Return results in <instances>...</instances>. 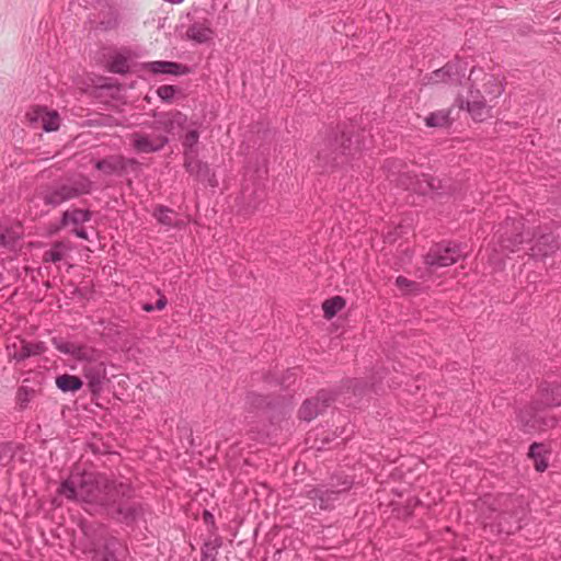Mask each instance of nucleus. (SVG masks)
Masks as SVG:
<instances>
[{"label": "nucleus", "instance_id": "f257e3e1", "mask_svg": "<svg viewBox=\"0 0 561 561\" xmlns=\"http://www.w3.org/2000/svg\"><path fill=\"white\" fill-rule=\"evenodd\" d=\"M58 494L69 501L84 503L113 519L131 525L142 514L140 503L131 500V486L98 472L72 471L58 489Z\"/></svg>", "mask_w": 561, "mask_h": 561}, {"label": "nucleus", "instance_id": "f03ea898", "mask_svg": "<svg viewBox=\"0 0 561 561\" xmlns=\"http://www.w3.org/2000/svg\"><path fill=\"white\" fill-rule=\"evenodd\" d=\"M93 182L83 174H77L50 184L41 186L34 199H41L45 205L58 207L62 203L90 194L93 191Z\"/></svg>", "mask_w": 561, "mask_h": 561}, {"label": "nucleus", "instance_id": "7ed1b4c3", "mask_svg": "<svg viewBox=\"0 0 561 561\" xmlns=\"http://www.w3.org/2000/svg\"><path fill=\"white\" fill-rule=\"evenodd\" d=\"M467 255V245L456 242H442L435 244L425 256V264L430 267H446Z\"/></svg>", "mask_w": 561, "mask_h": 561}, {"label": "nucleus", "instance_id": "20e7f679", "mask_svg": "<svg viewBox=\"0 0 561 561\" xmlns=\"http://www.w3.org/2000/svg\"><path fill=\"white\" fill-rule=\"evenodd\" d=\"M518 423L526 433L543 431L554 425V417L547 415L546 410L536 402L519 411Z\"/></svg>", "mask_w": 561, "mask_h": 561}, {"label": "nucleus", "instance_id": "39448f33", "mask_svg": "<svg viewBox=\"0 0 561 561\" xmlns=\"http://www.w3.org/2000/svg\"><path fill=\"white\" fill-rule=\"evenodd\" d=\"M91 358H80L83 363L82 373L88 380L90 391L95 394L101 392L106 380V367L101 358V353L93 348Z\"/></svg>", "mask_w": 561, "mask_h": 561}, {"label": "nucleus", "instance_id": "423d86ee", "mask_svg": "<svg viewBox=\"0 0 561 561\" xmlns=\"http://www.w3.org/2000/svg\"><path fill=\"white\" fill-rule=\"evenodd\" d=\"M25 117L31 127L42 129L46 133L56 131L60 127V115L55 110H49L46 106L31 107Z\"/></svg>", "mask_w": 561, "mask_h": 561}, {"label": "nucleus", "instance_id": "0eeeda50", "mask_svg": "<svg viewBox=\"0 0 561 561\" xmlns=\"http://www.w3.org/2000/svg\"><path fill=\"white\" fill-rule=\"evenodd\" d=\"M204 2H207V0L194 1L193 11L191 13L193 24L186 32L187 36L197 43L207 42L210 37V28L206 18L207 11L203 8Z\"/></svg>", "mask_w": 561, "mask_h": 561}, {"label": "nucleus", "instance_id": "6e6552de", "mask_svg": "<svg viewBox=\"0 0 561 561\" xmlns=\"http://www.w3.org/2000/svg\"><path fill=\"white\" fill-rule=\"evenodd\" d=\"M524 224L515 218L508 217L504 226L497 231L500 233L501 245L510 252H515L525 239L522 234Z\"/></svg>", "mask_w": 561, "mask_h": 561}, {"label": "nucleus", "instance_id": "1a4fd4ad", "mask_svg": "<svg viewBox=\"0 0 561 561\" xmlns=\"http://www.w3.org/2000/svg\"><path fill=\"white\" fill-rule=\"evenodd\" d=\"M130 141L136 152L152 153L162 150L169 142V139L167 136L162 135L150 136L148 134L137 131L130 135Z\"/></svg>", "mask_w": 561, "mask_h": 561}, {"label": "nucleus", "instance_id": "9d476101", "mask_svg": "<svg viewBox=\"0 0 561 561\" xmlns=\"http://www.w3.org/2000/svg\"><path fill=\"white\" fill-rule=\"evenodd\" d=\"M332 401L333 397L330 392L324 390L318 392L316 398L308 399L302 403L299 409L300 419L310 422L319 414L323 413Z\"/></svg>", "mask_w": 561, "mask_h": 561}, {"label": "nucleus", "instance_id": "9b49d317", "mask_svg": "<svg viewBox=\"0 0 561 561\" xmlns=\"http://www.w3.org/2000/svg\"><path fill=\"white\" fill-rule=\"evenodd\" d=\"M345 486L340 490H329L325 488H312L307 491V497L313 501L314 506H319L320 510H330L334 506V503L340 499L342 492L348 489V484L344 483Z\"/></svg>", "mask_w": 561, "mask_h": 561}, {"label": "nucleus", "instance_id": "f8f14e48", "mask_svg": "<svg viewBox=\"0 0 561 561\" xmlns=\"http://www.w3.org/2000/svg\"><path fill=\"white\" fill-rule=\"evenodd\" d=\"M153 126L167 134L174 135L183 129L186 116L181 112H169L154 115Z\"/></svg>", "mask_w": 561, "mask_h": 561}, {"label": "nucleus", "instance_id": "ddd939ff", "mask_svg": "<svg viewBox=\"0 0 561 561\" xmlns=\"http://www.w3.org/2000/svg\"><path fill=\"white\" fill-rule=\"evenodd\" d=\"M407 180L409 183H403L405 188L422 195L436 192L440 187L439 181L427 174H422L421 176L414 178L407 176Z\"/></svg>", "mask_w": 561, "mask_h": 561}, {"label": "nucleus", "instance_id": "4468645a", "mask_svg": "<svg viewBox=\"0 0 561 561\" xmlns=\"http://www.w3.org/2000/svg\"><path fill=\"white\" fill-rule=\"evenodd\" d=\"M145 69L153 75H172L183 76L188 73L190 69L187 66L165 60L150 61L145 65Z\"/></svg>", "mask_w": 561, "mask_h": 561}, {"label": "nucleus", "instance_id": "2eb2a0df", "mask_svg": "<svg viewBox=\"0 0 561 561\" xmlns=\"http://www.w3.org/2000/svg\"><path fill=\"white\" fill-rule=\"evenodd\" d=\"M53 344L60 353L71 355L77 360L80 358H90L89 355L91 356L93 354L92 347L78 345L64 339L54 337Z\"/></svg>", "mask_w": 561, "mask_h": 561}, {"label": "nucleus", "instance_id": "dca6fc26", "mask_svg": "<svg viewBox=\"0 0 561 561\" xmlns=\"http://www.w3.org/2000/svg\"><path fill=\"white\" fill-rule=\"evenodd\" d=\"M92 218V213L88 209L81 208H71L67 209L62 213L60 218V224L56 228V230L62 229L67 226H75V228L90 221Z\"/></svg>", "mask_w": 561, "mask_h": 561}, {"label": "nucleus", "instance_id": "f3484780", "mask_svg": "<svg viewBox=\"0 0 561 561\" xmlns=\"http://www.w3.org/2000/svg\"><path fill=\"white\" fill-rule=\"evenodd\" d=\"M127 163H135V160H127L121 156H112L96 161L95 168L107 175H112L122 173L126 169Z\"/></svg>", "mask_w": 561, "mask_h": 561}, {"label": "nucleus", "instance_id": "a211bd4d", "mask_svg": "<svg viewBox=\"0 0 561 561\" xmlns=\"http://www.w3.org/2000/svg\"><path fill=\"white\" fill-rule=\"evenodd\" d=\"M558 249V242L552 233L542 234L530 248L533 256H547Z\"/></svg>", "mask_w": 561, "mask_h": 561}, {"label": "nucleus", "instance_id": "6ab92c4d", "mask_svg": "<svg viewBox=\"0 0 561 561\" xmlns=\"http://www.w3.org/2000/svg\"><path fill=\"white\" fill-rule=\"evenodd\" d=\"M470 99L467 101V111L476 121H484L489 117L490 108L485 105V102L480 98L479 91H477V95L473 92H470Z\"/></svg>", "mask_w": 561, "mask_h": 561}, {"label": "nucleus", "instance_id": "aec40b11", "mask_svg": "<svg viewBox=\"0 0 561 561\" xmlns=\"http://www.w3.org/2000/svg\"><path fill=\"white\" fill-rule=\"evenodd\" d=\"M71 250L70 245L64 241L55 242L51 248L44 252L43 261L45 263H57L64 260Z\"/></svg>", "mask_w": 561, "mask_h": 561}, {"label": "nucleus", "instance_id": "412c9836", "mask_svg": "<svg viewBox=\"0 0 561 561\" xmlns=\"http://www.w3.org/2000/svg\"><path fill=\"white\" fill-rule=\"evenodd\" d=\"M459 81V73L454 65L447 64L443 68L434 71L431 76L432 83H454Z\"/></svg>", "mask_w": 561, "mask_h": 561}, {"label": "nucleus", "instance_id": "4be33fe9", "mask_svg": "<svg viewBox=\"0 0 561 561\" xmlns=\"http://www.w3.org/2000/svg\"><path fill=\"white\" fill-rule=\"evenodd\" d=\"M541 407H559L561 405V388L559 386H550L543 388L540 394Z\"/></svg>", "mask_w": 561, "mask_h": 561}, {"label": "nucleus", "instance_id": "5701e85b", "mask_svg": "<svg viewBox=\"0 0 561 561\" xmlns=\"http://www.w3.org/2000/svg\"><path fill=\"white\" fill-rule=\"evenodd\" d=\"M82 380L73 375L64 374L56 378V386L62 392H76L81 389Z\"/></svg>", "mask_w": 561, "mask_h": 561}, {"label": "nucleus", "instance_id": "b1692460", "mask_svg": "<svg viewBox=\"0 0 561 561\" xmlns=\"http://www.w3.org/2000/svg\"><path fill=\"white\" fill-rule=\"evenodd\" d=\"M45 351L43 343H25L23 342L21 348L14 354L18 360H24L31 356L42 354Z\"/></svg>", "mask_w": 561, "mask_h": 561}, {"label": "nucleus", "instance_id": "393cba45", "mask_svg": "<svg viewBox=\"0 0 561 561\" xmlns=\"http://www.w3.org/2000/svg\"><path fill=\"white\" fill-rule=\"evenodd\" d=\"M344 305H345V301L340 296H335L333 298L327 299L322 305L324 317L327 319H332L340 310H342Z\"/></svg>", "mask_w": 561, "mask_h": 561}, {"label": "nucleus", "instance_id": "a878e982", "mask_svg": "<svg viewBox=\"0 0 561 561\" xmlns=\"http://www.w3.org/2000/svg\"><path fill=\"white\" fill-rule=\"evenodd\" d=\"M153 217L161 225L172 227L174 226V211L164 206H158L153 211Z\"/></svg>", "mask_w": 561, "mask_h": 561}, {"label": "nucleus", "instance_id": "bb28decb", "mask_svg": "<svg viewBox=\"0 0 561 561\" xmlns=\"http://www.w3.org/2000/svg\"><path fill=\"white\" fill-rule=\"evenodd\" d=\"M199 133L196 129L188 130L183 139V147L185 148L186 156L196 152V146L198 144Z\"/></svg>", "mask_w": 561, "mask_h": 561}, {"label": "nucleus", "instance_id": "cd10ccee", "mask_svg": "<svg viewBox=\"0 0 561 561\" xmlns=\"http://www.w3.org/2000/svg\"><path fill=\"white\" fill-rule=\"evenodd\" d=\"M426 125L430 127H440L448 123V113L444 111H439L436 113L430 114L425 118Z\"/></svg>", "mask_w": 561, "mask_h": 561}, {"label": "nucleus", "instance_id": "c85d7f7f", "mask_svg": "<svg viewBox=\"0 0 561 561\" xmlns=\"http://www.w3.org/2000/svg\"><path fill=\"white\" fill-rule=\"evenodd\" d=\"M396 285H397V287L403 294L414 293L417 289V287H419L417 283H415L413 280H410V279H408L407 277H403V276H398L397 277Z\"/></svg>", "mask_w": 561, "mask_h": 561}, {"label": "nucleus", "instance_id": "c756f323", "mask_svg": "<svg viewBox=\"0 0 561 561\" xmlns=\"http://www.w3.org/2000/svg\"><path fill=\"white\" fill-rule=\"evenodd\" d=\"M179 89L174 85H161L157 90L158 96L164 102H172Z\"/></svg>", "mask_w": 561, "mask_h": 561}, {"label": "nucleus", "instance_id": "7c9ffc66", "mask_svg": "<svg viewBox=\"0 0 561 561\" xmlns=\"http://www.w3.org/2000/svg\"><path fill=\"white\" fill-rule=\"evenodd\" d=\"M14 457V448L10 443L0 445V466H4Z\"/></svg>", "mask_w": 561, "mask_h": 561}, {"label": "nucleus", "instance_id": "2f4dec72", "mask_svg": "<svg viewBox=\"0 0 561 561\" xmlns=\"http://www.w3.org/2000/svg\"><path fill=\"white\" fill-rule=\"evenodd\" d=\"M32 390L26 387L19 388L16 392V401L21 409L26 408L27 403L31 400Z\"/></svg>", "mask_w": 561, "mask_h": 561}, {"label": "nucleus", "instance_id": "473e14b6", "mask_svg": "<svg viewBox=\"0 0 561 561\" xmlns=\"http://www.w3.org/2000/svg\"><path fill=\"white\" fill-rule=\"evenodd\" d=\"M111 71L115 73H124L128 70V65L125 58H115L110 66Z\"/></svg>", "mask_w": 561, "mask_h": 561}, {"label": "nucleus", "instance_id": "72a5a7b5", "mask_svg": "<svg viewBox=\"0 0 561 561\" xmlns=\"http://www.w3.org/2000/svg\"><path fill=\"white\" fill-rule=\"evenodd\" d=\"M543 453H545V446L542 444L534 443L529 447L528 456L533 460H536V458H542L543 457Z\"/></svg>", "mask_w": 561, "mask_h": 561}, {"label": "nucleus", "instance_id": "f704fd0d", "mask_svg": "<svg viewBox=\"0 0 561 561\" xmlns=\"http://www.w3.org/2000/svg\"><path fill=\"white\" fill-rule=\"evenodd\" d=\"M351 142V139L346 138V135L343 133L341 136L340 145L334 150L344 154L346 150L350 149Z\"/></svg>", "mask_w": 561, "mask_h": 561}, {"label": "nucleus", "instance_id": "c9c22d12", "mask_svg": "<svg viewBox=\"0 0 561 561\" xmlns=\"http://www.w3.org/2000/svg\"><path fill=\"white\" fill-rule=\"evenodd\" d=\"M534 465H535L536 470L539 471V472L545 471L547 469V467H548V462L545 459V457L536 458V460H534Z\"/></svg>", "mask_w": 561, "mask_h": 561}, {"label": "nucleus", "instance_id": "e433bc0d", "mask_svg": "<svg viewBox=\"0 0 561 561\" xmlns=\"http://www.w3.org/2000/svg\"><path fill=\"white\" fill-rule=\"evenodd\" d=\"M72 233L80 239H83V240L89 239L87 230L82 227L73 228Z\"/></svg>", "mask_w": 561, "mask_h": 561}, {"label": "nucleus", "instance_id": "4c0bfd02", "mask_svg": "<svg viewBox=\"0 0 561 561\" xmlns=\"http://www.w3.org/2000/svg\"><path fill=\"white\" fill-rule=\"evenodd\" d=\"M167 305V298L161 296L157 302L153 305L156 307V310H162Z\"/></svg>", "mask_w": 561, "mask_h": 561}, {"label": "nucleus", "instance_id": "58836bf2", "mask_svg": "<svg viewBox=\"0 0 561 561\" xmlns=\"http://www.w3.org/2000/svg\"><path fill=\"white\" fill-rule=\"evenodd\" d=\"M208 549H209V546L207 542H205L204 547L202 549V560L201 561H210L208 558Z\"/></svg>", "mask_w": 561, "mask_h": 561}, {"label": "nucleus", "instance_id": "ea45409f", "mask_svg": "<svg viewBox=\"0 0 561 561\" xmlns=\"http://www.w3.org/2000/svg\"><path fill=\"white\" fill-rule=\"evenodd\" d=\"M530 30H531L530 25H529V24H525V25L519 26V27L517 28V33H518L519 35H523V36H524V35H527V34L530 32Z\"/></svg>", "mask_w": 561, "mask_h": 561}, {"label": "nucleus", "instance_id": "a19ab883", "mask_svg": "<svg viewBox=\"0 0 561 561\" xmlns=\"http://www.w3.org/2000/svg\"><path fill=\"white\" fill-rule=\"evenodd\" d=\"M502 92H503V87H502V84H500V83H496V82H495V83H494V90L492 91V93H493L494 98L500 96V95L502 94Z\"/></svg>", "mask_w": 561, "mask_h": 561}, {"label": "nucleus", "instance_id": "79ce46f5", "mask_svg": "<svg viewBox=\"0 0 561 561\" xmlns=\"http://www.w3.org/2000/svg\"><path fill=\"white\" fill-rule=\"evenodd\" d=\"M249 187L247 185L243 186V190H242V195H243V198L244 199H250V196H251V192H249ZM249 205L251 206V201H249Z\"/></svg>", "mask_w": 561, "mask_h": 561}, {"label": "nucleus", "instance_id": "37998d69", "mask_svg": "<svg viewBox=\"0 0 561 561\" xmlns=\"http://www.w3.org/2000/svg\"><path fill=\"white\" fill-rule=\"evenodd\" d=\"M142 309H144L145 311H147V312H151V311L156 310V307H154L152 304H145V305L142 306Z\"/></svg>", "mask_w": 561, "mask_h": 561}, {"label": "nucleus", "instance_id": "c03bdc74", "mask_svg": "<svg viewBox=\"0 0 561 561\" xmlns=\"http://www.w3.org/2000/svg\"><path fill=\"white\" fill-rule=\"evenodd\" d=\"M209 518H210V512L205 510L204 511V519H205V522L207 523Z\"/></svg>", "mask_w": 561, "mask_h": 561}, {"label": "nucleus", "instance_id": "a18cd8bd", "mask_svg": "<svg viewBox=\"0 0 561 561\" xmlns=\"http://www.w3.org/2000/svg\"><path fill=\"white\" fill-rule=\"evenodd\" d=\"M495 81L494 77H490V80L488 81V84L490 83V81Z\"/></svg>", "mask_w": 561, "mask_h": 561}]
</instances>
